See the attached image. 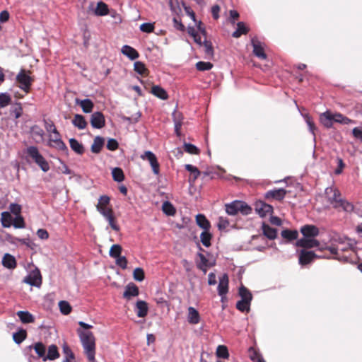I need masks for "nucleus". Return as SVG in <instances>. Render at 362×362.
Wrapping results in <instances>:
<instances>
[{"instance_id": "nucleus-19", "label": "nucleus", "mask_w": 362, "mask_h": 362, "mask_svg": "<svg viewBox=\"0 0 362 362\" xmlns=\"http://www.w3.org/2000/svg\"><path fill=\"white\" fill-rule=\"evenodd\" d=\"M196 223L197 226L203 229V230H209L211 228V223L206 217L202 214H198L195 218Z\"/></svg>"}, {"instance_id": "nucleus-55", "label": "nucleus", "mask_w": 362, "mask_h": 362, "mask_svg": "<svg viewBox=\"0 0 362 362\" xmlns=\"http://www.w3.org/2000/svg\"><path fill=\"white\" fill-rule=\"evenodd\" d=\"M183 146L185 151L190 154L197 155L199 153V149L194 144L184 143Z\"/></svg>"}, {"instance_id": "nucleus-13", "label": "nucleus", "mask_w": 362, "mask_h": 362, "mask_svg": "<svg viewBox=\"0 0 362 362\" xmlns=\"http://www.w3.org/2000/svg\"><path fill=\"white\" fill-rule=\"evenodd\" d=\"M300 232L304 238H315L319 233V228L314 225H305L301 227Z\"/></svg>"}, {"instance_id": "nucleus-16", "label": "nucleus", "mask_w": 362, "mask_h": 362, "mask_svg": "<svg viewBox=\"0 0 362 362\" xmlns=\"http://www.w3.org/2000/svg\"><path fill=\"white\" fill-rule=\"evenodd\" d=\"M76 104L80 105L83 112L84 113H90L93 111L94 103L89 98H86L83 100H79L78 98L76 99Z\"/></svg>"}, {"instance_id": "nucleus-59", "label": "nucleus", "mask_w": 362, "mask_h": 362, "mask_svg": "<svg viewBox=\"0 0 362 362\" xmlns=\"http://www.w3.org/2000/svg\"><path fill=\"white\" fill-rule=\"evenodd\" d=\"M239 212L243 215H248L252 212V208L245 202L240 201L239 204Z\"/></svg>"}, {"instance_id": "nucleus-32", "label": "nucleus", "mask_w": 362, "mask_h": 362, "mask_svg": "<svg viewBox=\"0 0 362 362\" xmlns=\"http://www.w3.org/2000/svg\"><path fill=\"white\" fill-rule=\"evenodd\" d=\"M249 29L245 24L240 21L237 23V29L232 33V37L235 38L240 37L242 35H245L248 33Z\"/></svg>"}, {"instance_id": "nucleus-61", "label": "nucleus", "mask_w": 362, "mask_h": 362, "mask_svg": "<svg viewBox=\"0 0 362 362\" xmlns=\"http://www.w3.org/2000/svg\"><path fill=\"white\" fill-rule=\"evenodd\" d=\"M154 23H144L140 25V30L146 33H151L154 30Z\"/></svg>"}, {"instance_id": "nucleus-30", "label": "nucleus", "mask_w": 362, "mask_h": 362, "mask_svg": "<svg viewBox=\"0 0 362 362\" xmlns=\"http://www.w3.org/2000/svg\"><path fill=\"white\" fill-rule=\"evenodd\" d=\"M69 144L71 148L77 154L82 155L84 153L85 149L83 144L78 142L75 138L69 139Z\"/></svg>"}, {"instance_id": "nucleus-58", "label": "nucleus", "mask_w": 362, "mask_h": 362, "mask_svg": "<svg viewBox=\"0 0 362 362\" xmlns=\"http://www.w3.org/2000/svg\"><path fill=\"white\" fill-rule=\"evenodd\" d=\"M197 255L199 257L200 261H201V262L197 265V267L199 269H202L204 272H206V267H207L208 259L204 256V255H203L201 252H199L197 254Z\"/></svg>"}, {"instance_id": "nucleus-39", "label": "nucleus", "mask_w": 362, "mask_h": 362, "mask_svg": "<svg viewBox=\"0 0 362 362\" xmlns=\"http://www.w3.org/2000/svg\"><path fill=\"white\" fill-rule=\"evenodd\" d=\"M211 238L212 234L209 232V230H203L200 234V240L202 245L206 247L211 246Z\"/></svg>"}, {"instance_id": "nucleus-27", "label": "nucleus", "mask_w": 362, "mask_h": 362, "mask_svg": "<svg viewBox=\"0 0 362 362\" xmlns=\"http://www.w3.org/2000/svg\"><path fill=\"white\" fill-rule=\"evenodd\" d=\"M22 323H32L35 321V317L28 311L19 310L16 313Z\"/></svg>"}, {"instance_id": "nucleus-25", "label": "nucleus", "mask_w": 362, "mask_h": 362, "mask_svg": "<svg viewBox=\"0 0 362 362\" xmlns=\"http://www.w3.org/2000/svg\"><path fill=\"white\" fill-rule=\"evenodd\" d=\"M187 320L189 324L197 325L200 321V315L199 312L193 307L188 308Z\"/></svg>"}, {"instance_id": "nucleus-4", "label": "nucleus", "mask_w": 362, "mask_h": 362, "mask_svg": "<svg viewBox=\"0 0 362 362\" xmlns=\"http://www.w3.org/2000/svg\"><path fill=\"white\" fill-rule=\"evenodd\" d=\"M142 160H147L152 168V171L155 175H160V165L156 155L151 151H146L141 155Z\"/></svg>"}, {"instance_id": "nucleus-8", "label": "nucleus", "mask_w": 362, "mask_h": 362, "mask_svg": "<svg viewBox=\"0 0 362 362\" xmlns=\"http://www.w3.org/2000/svg\"><path fill=\"white\" fill-rule=\"evenodd\" d=\"M23 282L32 286L40 287L42 284V277L39 270L33 272L27 275Z\"/></svg>"}, {"instance_id": "nucleus-42", "label": "nucleus", "mask_w": 362, "mask_h": 362, "mask_svg": "<svg viewBox=\"0 0 362 362\" xmlns=\"http://www.w3.org/2000/svg\"><path fill=\"white\" fill-rule=\"evenodd\" d=\"M112 176L114 181L121 182L124 180V174L123 170L118 167L112 170Z\"/></svg>"}, {"instance_id": "nucleus-2", "label": "nucleus", "mask_w": 362, "mask_h": 362, "mask_svg": "<svg viewBox=\"0 0 362 362\" xmlns=\"http://www.w3.org/2000/svg\"><path fill=\"white\" fill-rule=\"evenodd\" d=\"M25 153L33 159L35 163L38 165L43 172L46 173L49 170V165L48 162L42 156V154H40L37 147L35 146H28L25 150Z\"/></svg>"}, {"instance_id": "nucleus-29", "label": "nucleus", "mask_w": 362, "mask_h": 362, "mask_svg": "<svg viewBox=\"0 0 362 362\" xmlns=\"http://www.w3.org/2000/svg\"><path fill=\"white\" fill-rule=\"evenodd\" d=\"M240 200H235L226 204V211L228 215L235 216L239 212Z\"/></svg>"}, {"instance_id": "nucleus-51", "label": "nucleus", "mask_w": 362, "mask_h": 362, "mask_svg": "<svg viewBox=\"0 0 362 362\" xmlns=\"http://www.w3.org/2000/svg\"><path fill=\"white\" fill-rule=\"evenodd\" d=\"M11 98L8 93H0V107L3 108L10 104Z\"/></svg>"}, {"instance_id": "nucleus-21", "label": "nucleus", "mask_w": 362, "mask_h": 362, "mask_svg": "<svg viewBox=\"0 0 362 362\" xmlns=\"http://www.w3.org/2000/svg\"><path fill=\"white\" fill-rule=\"evenodd\" d=\"M334 209H341L344 211L351 213L354 211V206L352 203L344 199H341L337 202V204L334 205Z\"/></svg>"}, {"instance_id": "nucleus-11", "label": "nucleus", "mask_w": 362, "mask_h": 362, "mask_svg": "<svg viewBox=\"0 0 362 362\" xmlns=\"http://www.w3.org/2000/svg\"><path fill=\"white\" fill-rule=\"evenodd\" d=\"M287 192L283 188L274 189L269 190L265 193L264 197L267 199H273L277 201H281L284 199Z\"/></svg>"}, {"instance_id": "nucleus-35", "label": "nucleus", "mask_w": 362, "mask_h": 362, "mask_svg": "<svg viewBox=\"0 0 362 362\" xmlns=\"http://www.w3.org/2000/svg\"><path fill=\"white\" fill-rule=\"evenodd\" d=\"M281 235L283 238L288 241H292L298 238V232L296 230L285 229L281 231Z\"/></svg>"}, {"instance_id": "nucleus-1", "label": "nucleus", "mask_w": 362, "mask_h": 362, "mask_svg": "<svg viewBox=\"0 0 362 362\" xmlns=\"http://www.w3.org/2000/svg\"><path fill=\"white\" fill-rule=\"evenodd\" d=\"M80 341L84 349V353L90 362L95 361V337L92 332L88 330L77 329Z\"/></svg>"}, {"instance_id": "nucleus-26", "label": "nucleus", "mask_w": 362, "mask_h": 362, "mask_svg": "<svg viewBox=\"0 0 362 362\" xmlns=\"http://www.w3.org/2000/svg\"><path fill=\"white\" fill-rule=\"evenodd\" d=\"M263 235L269 240H274L277 235V230L263 223L262 226Z\"/></svg>"}, {"instance_id": "nucleus-45", "label": "nucleus", "mask_w": 362, "mask_h": 362, "mask_svg": "<svg viewBox=\"0 0 362 362\" xmlns=\"http://www.w3.org/2000/svg\"><path fill=\"white\" fill-rule=\"evenodd\" d=\"M134 70L139 75L146 74L148 72V70L145 66V64L140 61H137L134 64Z\"/></svg>"}, {"instance_id": "nucleus-43", "label": "nucleus", "mask_w": 362, "mask_h": 362, "mask_svg": "<svg viewBox=\"0 0 362 362\" xmlns=\"http://www.w3.org/2000/svg\"><path fill=\"white\" fill-rule=\"evenodd\" d=\"M34 349L35 353L37 354V356L42 359L44 361V358H45L46 355V348L45 346L41 343L37 342L34 346Z\"/></svg>"}, {"instance_id": "nucleus-12", "label": "nucleus", "mask_w": 362, "mask_h": 362, "mask_svg": "<svg viewBox=\"0 0 362 362\" xmlns=\"http://www.w3.org/2000/svg\"><path fill=\"white\" fill-rule=\"evenodd\" d=\"M252 45L253 47V54L261 59H266L267 54L264 52V49L258 40L256 38H252L251 40Z\"/></svg>"}, {"instance_id": "nucleus-44", "label": "nucleus", "mask_w": 362, "mask_h": 362, "mask_svg": "<svg viewBox=\"0 0 362 362\" xmlns=\"http://www.w3.org/2000/svg\"><path fill=\"white\" fill-rule=\"evenodd\" d=\"M205 49V54L208 57L209 59H211L214 57V51L213 48V45L211 41L206 40V39L203 41V45Z\"/></svg>"}, {"instance_id": "nucleus-46", "label": "nucleus", "mask_w": 362, "mask_h": 362, "mask_svg": "<svg viewBox=\"0 0 362 362\" xmlns=\"http://www.w3.org/2000/svg\"><path fill=\"white\" fill-rule=\"evenodd\" d=\"M213 66V64L209 62L199 61L196 64V69L200 71H209Z\"/></svg>"}, {"instance_id": "nucleus-23", "label": "nucleus", "mask_w": 362, "mask_h": 362, "mask_svg": "<svg viewBox=\"0 0 362 362\" xmlns=\"http://www.w3.org/2000/svg\"><path fill=\"white\" fill-rule=\"evenodd\" d=\"M2 264L4 267L13 269L16 267V260L11 254L6 253L2 258Z\"/></svg>"}, {"instance_id": "nucleus-5", "label": "nucleus", "mask_w": 362, "mask_h": 362, "mask_svg": "<svg viewBox=\"0 0 362 362\" xmlns=\"http://www.w3.org/2000/svg\"><path fill=\"white\" fill-rule=\"evenodd\" d=\"M315 258H327L325 256L318 255L313 251H307L304 249L301 250L299 254V264L306 265L313 261Z\"/></svg>"}, {"instance_id": "nucleus-53", "label": "nucleus", "mask_w": 362, "mask_h": 362, "mask_svg": "<svg viewBox=\"0 0 362 362\" xmlns=\"http://www.w3.org/2000/svg\"><path fill=\"white\" fill-rule=\"evenodd\" d=\"M10 113L11 115H14L16 119L19 118L23 114V108L21 104L20 103H16L15 106L11 108Z\"/></svg>"}, {"instance_id": "nucleus-3", "label": "nucleus", "mask_w": 362, "mask_h": 362, "mask_svg": "<svg viewBox=\"0 0 362 362\" xmlns=\"http://www.w3.org/2000/svg\"><path fill=\"white\" fill-rule=\"evenodd\" d=\"M16 81L19 83L18 87L25 93H28L32 84L33 79L25 73L24 69H21L16 77Z\"/></svg>"}, {"instance_id": "nucleus-17", "label": "nucleus", "mask_w": 362, "mask_h": 362, "mask_svg": "<svg viewBox=\"0 0 362 362\" xmlns=\"http://www.w3.org/2000/svg\"><path fill=\"white\" fill-rule=\"evenodd\" d=\"M49 142H52L53 144H49L51 147L55 148L57 150L62 151L64 155H69V149L66 144L62 140V139H49Z\"/></svg>"}, {"instance_id": "nucleus-18", "label": "nucleus", "mask_w": 362, "mask_h": 362, "mask_svg": "<svg viewBox=\"0 0 362 362\" xmlns=\"http://www.w3.org/2000/svg\"><path fill=\"white\" fill-rule=\"evenodd\" d=\"M185 170L189 171L191 174V176L189 178V182L190 185H194V183L195 182V180L201 175V172L196 166H194L191 164H186L185 165Z\"/></svg>"}, {"instance_id": "nucleus-22", "label": "nucleus", "mask_w": 362, "mask_h": 362, "mask_svg": "<svg viewBox=\"0 0 362 362\" xmlns=\"http://www.w3.org/2000/svg\"><path fill=\"white\" fill-rule=\"evenodd\" d=\"M329 192H333L332 196L328 197V202L332 205L333 208H334V205L337 204V202L341 198H340V192L337 189H333L332 187H327L325 189L326 194H328Z\"/></svg>"}, {"instance_id": "nucleus-20", "label": "nucleus", "mask_w": 362, "mask_h": 362, "mask_svg": "<svg viewBox=\"0 0 362 362\" xmlns=\"http://www.w3.org/2000/svg\"><path fill=\"white\" fill-rule=\"evenodd\" d=\"M320 119L322 124L327 129L331 128L333 125V116L332 113L329 111H326L322 113L320 115Z\"/></svg>"}, {"instance_id": "nucleus-36", "label": "nucleus", "mask_w": 362, "mask_h": 362, "mask_svg": "<svg viewBox=\"0 0 362 362\" xmlns=\"http://www.w3.org/2000/svg\"><path fill=\"white\" fill-rule=\"evenodd\" d=\"M238 293L242 300L248 302L250 303H251L252 299V293L245 286L242 285L239 288Z\"/></svg>"}, {"instance_id": "nucleus-56", "label": "nucleus", "mask_w": 362, "mask_h": 362, "mask_svg": "<svg viewBox=\"0 0 362 362\" xmlns=\"http://www.w3.org/2000/svg\"><path fill=\"white\" fill-rule=\"evenodd\" d=\"M163 211L166 215L168 216H173L175 213V209L169 202H164L163 205Z\"/></svg>"}, {"instance_id": "nucleus-50", "label": "nucleus", "mask_w": 362, "mask_h": 362, "mask_svg": "<svg viewBox=\"0 0 362 362\" xmlns=\"http://www.w3.org/2000/svg\"><path fill=\"white\" fill-rule=\"evenodd\" d=\"M60 312L64 315H68L71 311V306L69 303L66 300H61L59 303Z\"/></svg>"}, {"instance_id": "nucleus-52", "label": "nucleus", "mask_w": 362, "mask_h": 362, "mask_svg": "<svg viewBox=\"0 0 362 362\" xmlns=\"http://www.w3.org/2000/svg\"><path fill=\"white\" fill-rule=\"evenodd\" d=\"M133 278L135 281H142L145 278L144 271L141 267L136 268L133 272Z\"/></svg>"}, {"instance_id": "nucleus-49", "label": "nucleus", "mask_w": 362, "mask_h": 362, "mask_svg": "<svg viewBox=\"0 0 362 362\" xmlns=\"http://www.w3.org/2000/svg\"><path fill=\"white\" fill-rule=\"evenodd\" d=\"M216 356L221 358H228L229 357V353L228 349L224 345H219L216 349Z\"/></svg>"}, {"instance_id": "nucleus-7", "label": "nucleus", "mask_w": 362, "mask_h": 362, "mask_svg": "<svg viewBox=\"0 0 362 362\" xmlns=\"http://www.w3.org/2000/svg\"><path fill=\"white\" fill-rule=\"evenodd\" d=\"M255 209L260 217H265L267 215L271 214L273 212L272 206L263 201L256 202Z\"/></svg>"}, {"instance_id": "nucleus-37", "label": "nucleus", "mask_w": 362, "mask_h": 362, "mask_svg": "<svg viewBox=\"0 0 362 362\" xmlns=\"http://www.w3.org/2000/svg\"><path fill=\"white\" fill-rule=\"evenodd\" d=\"M27 337V332L23 328L13 334V339L17 344H21Z\"/></svg>"}, {"instance_id": "nucleus-9", "label": "nucleus", "mask_w": 362, "mask_h": 362, "mask_svg": "<svg viewBox=\"0 0 362 362\" xmlns=\"http://www.w3.org/2000/svg\"><path fill=\"white\" fill-rule=\"evenodd\" d=\"M297 247L303 248H313L318 247L320 246V242L315 239V238H303L298 240L296 243Z\"/></svg>"}, {"instance_id": "nucleus-15", "label": "nucleus", "mask_w": 362, "mask_h": 362, "mask_svg": "<svg viewBox=\"0 0 362 362\" xmlns=\"http://www.w3.org/2000/svg\"><path fill=\"white\" fill-rule=\"evenodd\" d=\"M148 311V303L142 300H139L136 303L135 313L139 317H144L147 315Z\"/></svg>"}, {"instance_id": "nucleus-41", "label": "nucleus", "mask_w": 362, "mask_h": 362, "mask_svg": "<svg viewBox=\"0 0 362 362\" xmlns=\"http://www.w3.org/2000/svg\"><path fill=\"white\" fill-rule=\"evenodd\" d=\"M1 225L4 228H9L13 221L12 216L8 211H3L1 217Z\"/></svg>"}, {"instance_id": "nucleus-62", "label": "nucleus", "mask_w": 362, "mask_h": 362, "mask_svg": "<svg viewBox=\"0 0 362 362\" xmlns=\"http://www.w3.org/2000/svg\"><path fill=\"white\" fill-rule=\"evenodd\" d=\"M13 226L16 228H25V222L23 218L21 216H16L13 222L12 223Z\"/></svg>"}, {"instance_id": "nucleus-63", "label": "nucleus", "mask_w": 362, "mask_h": 362, "mask_svg": "<svg viewBox=\"0 0 362 362\" xmlns=\"http://www.w3.org/2000/svg\"><path fill=\"white\" fill-rule=\"evenodd\" d=\"M250 359L255 362H265L262 356L252 349H250Z\"/></svg>"}, {"instance_id": "nucleus-31", "label": "nucleus", "mask_w": 362, "mask_h": 362, "mask_svg": "<svg viewBox=\"0 0 362 362\" xmlns=\"http://www.w3.org/2000/svg\"><path fill=\"white\" fill-rule=\"evenodd\" d=\"M59 357V354L58 351V348L56 345L52 344L48 347L47 354L45 355V358H44V361L47 360H55Z\"/></svg>"}, {"instance_id": "nucleus-33", "label": "nucleus", "mask_w": 362, "mask_h": 362, "mask_svg": "<svg viewBox=\"0 0 362 362\" xmlns=\"http://www.w3.org/2000/svg\"><path fill=\"white\" fill-rule=\"evenodd\" d=\"M72 124L78 129H84L87 126V122L86 121L85 117L78 114L75 115L74 119L72 120Z\"/></svg>"}, {"instance_id": "nucleus-38", "label": "nucleus", "mask_w": 362, "mask_h": 362, "mask_svg": "<svg viewBox=\"0 0 362 362\" xmlns=\"http://www.w3.org/2000/svg\"><path fill=\"white\" fill-rule=\"evenodd\" d=\"M334 122L342 124H349L351 123H354V121L349 119V117L343 115L341 113H335L332 114Z\"/></svg>"}, {"instance_id": "nucleus-64", "label": "nucleus", "mask_w": 362, "mask_h": 362, "mask_svg": "<svg viewBox=\"0 0 362 362\" xmlns=\"http://www.w3.org/2000/svg\"><path fill=\"white\" fill-rule=\"evenodd\" d=\"M229 226V221L226 218H223L222 216L218 218V221L217 223V227L218 230H225Z\"/></svg>"}, {"instance_id": "nucleus-34", "label": "nucleus", "mask_w": 362, "mask_h": 362, "mask_svg": "<svg viewBox=\"0 0 362 362\" xmlns=\"http://www.w3.org/2000/svg\"><path fill=\"white\" fill-rule=\"evenodd\" d=\"M151 93L161 100H166L168 98V95L165 90L159 86H153L151 89Z\"/></svg>"}, {"instance_id": "nucleus-57", "label": "nucleus", "mask_w": 362, "mask_h": 362, "mask_svg": "<svg viewBox=\"0 0 362 362\" xmlns=\"http://www.w3.org/2000/svg\"><path fill=\"white\" fill-rule=\"evenodd\" d=\"M250 303L242 300L236 303V308L241 312H248L250 310Z\"/></svg>"}, {"instance_id": "nucleus-40", "label": "nucleus", "mask_w": 362, "mask_h": 362, "mask_svg": "<svg viewBox=\"0 0 362 362\" xmlns=\"http://www.w3.org/2000/svg\"><path fill=\"white\" fill-rule=\"evenodd\" d=\"M108 13L109 9L107 5L103 1H99L95 10V15L99 16H103L107 15Z\"/></svg>"}, {"instance_id": "nucleus-48", "label": "nucleus", "mask_w": 362, "mask_h": 362, "mask_svg": "<svg viewBox=\"0 0 362 362\" xmlns=\"http://www.w3.org/2000/svg\"><path fill=\"white\" fill-rule=\"evenodd\" d=\"M122 247L118 244L113 245L110 251H109V255L112 258H117L120 257L121 252H122Z\"/></svg>"}, {"instance_id": "nucleus-14", "label": "nucleus", "mask_w": 362, "mask_h": 362, "mask_svg": "<svg viewBox=\"0 0 362 362\" xmlns=\"http://www.w3.org/2000/svg\"><path fill=\"white\" fill-rule=\"evenodd\" d=\"M218 293L223 298L228 291V276L226 274H223L219 279L218 285Z\"/></svg>"}, {"instance_id": "nucleus-10", "label": "nucleus", "mask_w": 362, "mask_h": 362, "mask_svg": "<svg viewBox=\"0 0 362 362\" xmlns=\"http://www.w3.org/2000/svg\"><path fill=\"white\" fill-rule=\"evenodd\" d=\"M139 294V290L138 286L133 282H130L125 286L123 298L129 300L132 298L138 296Z\"/></svg>"}, {"instance_id": "nucleus-24", "label": "nucleus", "mask_w": 362, "mask_h": 362, "mask_svg": "<svg viewBox=\"0 0 362 362\" xmlns=\"http://www.w3.org/2000/svg\"><path fill=\"white\" fill-rule=\"evenodd\" d=\"M122 53L131 60H134L139 57V52L134 48L127 45L122 47Z\"/></svg>"}, {"instance_id": "nucleus-54", "label": "nucleus", "mask_w": 362, "mask_h": 362, "mask_svg": "<svg viewBox=\"0 0 362 362\" xmlns=\"http://www.w3.org/2000/svg\"><path fill=\"white\" fill-rule=\"evenodd\" d=\"M43 122L45 124V128L47 132H49V133L52 132L53 134L57 133V129L54 122L52 120L44 119Z\"/></svg>"}, {"instance_id": "nucleus-47", "label": "nucleus", "mask_w": 362, "mask_h": 362, "mask_svg": "<svg viewBox=\"0 0 362 362\" xmlns=\"http://www.w3.org/2000/svg\"><path fill=\"white\" fill-rule=\"evenodd\" d=\"M303 117H304L305 122L308 127L309 131L314 136V141H315V130L316 129L315 123L313 122L312 117L308 114H305V115H303Z\"/></svg>"}, {"instance_id": "nucleus-60", "label": "nucleus", "mask_w": 362, "mask_h": 362, "mask_svg": "<svg viewBox=\"0 0 362 362\" xmlns=\"http://www.w3.org/2000/svg\"><path fill=\"white\" fill-rule=\"evenodd\" d=\"M30 132L33 136H39L41 139H42L45 134L43 129L40 126L36 124L31 127Z\"/></svg>"}, {"instance_id": "nucleus-6", "label": "nucleus", "mask_w": 362, "mask_h": 362, "mask_svg": "<svg viewBox=\"0 0 362 362\" xmlns=\"http://www.w3.org/2000/svg\"><path fill=\"white\" fill-rule=\"evenodd\" d=\"M90 122L92 127L95 129H102L105 125V116L100 111H96L92 113Z\"/></svg>"}, {"instance_id": "nucleus-28", "label": "nucleus", "mask_w": 362, "mask_h": 362, "mask_svg": "<svg viewBox=\"0 0 362 362\" xmlns=\"http://www.w3.org/2000/svg\"><path fill=\"white\" fill-rule=\"evenodd\" d=\"M105 139L100 136H97L91 145V151L94 153H99L104 145Z\"/></svg>"}]
</instances>
